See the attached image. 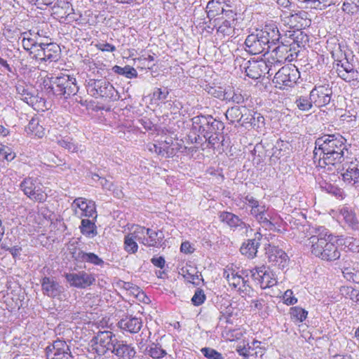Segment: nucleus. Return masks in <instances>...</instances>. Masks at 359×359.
I'll return each instance as SVG.
<instances>
[{"instance_id": "obj_1", "label": "nucleus", "mask_w": 359, "mask_h": 359, "mask_svg": "<svg viewBox=\"0 0 359 359\" xmlns=\"http://www.w3.org/2000/svg\"><path fill=\"white\" fill-rule=\"evenodd\" d=\"M346 140L340 134L324 135L316 139L313 150L314 162L321 168L328 166L327 170H332V166L344 161L346 148Z\"/></svg>"}, {"instance_id": "obj_2", "label": "nucleus", "mask_w": 359, "mask_h": 359, "mask_svg": "<svg viewBox=\"0 0 359 359\" xmlns=\"http://www.w3.org/2000/svg\"><path fill=\"white\" fill-rule=\"evenodd\" d=\"M334 236L324 226L313 229L312 235L307 240L310 251L315 257L327 262L339 259L341 252L335 243Z\"/></svg>"}, {"instance_id": "obj_3", "label": "nucleus", "mask_w": 359, "mask_h": 359, "mask_svg": "<svg viewBox=\"0 0 359 359\" xmlns=\"http://www.w3.org/2000/svg\"><path fill=\"white\" fill-rule=\"evenodd\" d=\"M192 130L198 133L195 137V143H200L203 138L216 133H222L224 129L223 122L214 118L212 116L198 115L191 118Z\"/></svg>"}, {"instance_id": "obj_4", "label": "nucleus", "mask_w": 359, "mask_h": 359, "mask_svg": "<svg viewBox=\"0 0 359 359\" xmlns=\"http://www.w3.org/2000/svg\"><path fill=\"white\" fill-rule=\"evenodd\" d=\"M86 87L88 93L95 98L101 97L109 101H116L121 97L113 85L104 78H88L86 80Z\"/></svg>"}, {"instance_id": "obj_5", "label": "nucleus", "mask_w": 359, "mask_h": 359, "mask_svg": "<svg viewBox=\"0 0 359 359\" xmlns=\"http://www.w3.org/2000/svg\"><path fill=\"white\" fill-rule=\"evenodd\" d=\"M48 88L54 95L64 99H67L71 95H76L79 90L75 77L65 74L52 77Z\"/></svg>"}, {"instance_id": "obj_6", "label": "nucleus", "mask_w": 359, "mask_h": 359, "mask_svg": "<svg viewBox=\"0 0 359 359\" xmlns=\"http://www.w3.org/2000/svg\"><path fill=\"white\" fill-rule=\"evenodd\" d=\"M20 189L23 194L31 201L38 203H44L48 195L46 188L41 180L36 177H27L20 182Z\"/></svg>"}, {"instance_id": "obj_7", "label": "nucleus", "mask_w": 359, "mask_h": 359, "mask_svg": "<svg viewBox=\"0 0 359 359\" xmlns=\"http://www.w3.org/2000/svg\"><path fill=\"white\" fill-rule=\"evenodd\" d=\"M118 339L111 331H100L90 341L92 349L99 356L112 353Z\"/></svg>"}, {"instance_id": "obj_8", "label": "nucleus", "mask_w": 359, "mask_h": 359, "mask_svg": "<svg viewBox=\"0 0 359 359\" xmlns=\"http://www.w3.org/2000/svg\"><path fill=\"white\" fill-rule=\"evenodd\" d=\"M341 56H344L343 59L334 60L337 67V73L338 76L346 82L358 80L359 72L355 69L352 63L354 55L351 53L349 54L344 53H341Z\"/></svg>"}, {"instance_id": "obj_9", "label": "nucleus", "mask_w": 359, "mask_h": 359, "mask_svg": "<svg viewBox=\"0 0 359 359\" xmlns=\"http://www.w3.org/2000/svg\"><path fill=\"white\" fill-rule=\"evenodd\" d=\"M300 76L299 72L295 66H284L275 74L273 79L275 86L280 89L292 87Z\"/></svg>"}, {"instance_id": "obj_10", "label": "nucleus", "mask_w": 359, "mask_h": 359, "mask_svg": "<svg viewBox=\"0 0 359 359\" xmlns=\"http://www.w3.org/2000/svg\"><path fill=\"white\" fill-rule=\"evenodd\" d=\"M61 50L55 43L40 42L39 48L34 50V57L41 62H57L60 58Z\"/></svg>"}, {"instance_id": "obj_11", "label": "nucleus", "mask_w": 359, "mask_h": 359, "mask_svg": "<svg viewBox=\"0 0 359 359\" xmlns=\"http://www.w3.org/2000/svg\"><path fill=\"white\" fill-rule=\"evenodd\" d=\"M46 359H74L70 346L62 339H56L46 348Z\"/></svg>"}, {"instance_id": "obj_12", "label": "nucleus", "mask_w": 359, "mask_h": 359, "mask_svg": "<svg viewBox=\"0 0 359 359\" xmlns=\"http://www.w3.org/2000/svg\"><path fill=\"white\" fill-rule=\"evenodd\" d=\"M265 39H263L259 33V29L255 32L249 34L245 40V50L252 55H258L267 53L271 50V47L265 43Z\"/></svg>"}, {"instance_id": "obj_13", "label": "nucleus", "mask_w": 359, "mask_h": 359, "mask_svg": "<svg viewBox=\"0 0 359 359\" xmlns=\"http://www.w3.org/2000/svg\"><path fill=\"white\" fill-rule=\"evenodd\" d=\"M251 276L263 289L271 287L278 283L276 273L264 265L251 270Z\"/></svg>"}, {"instance_id": "obj_14", "label": "nucleus", "mask_w": 359, "mask_h": 359, "mask_svg": "<svg viewBox=\"0 0 359 359\" xmlns=\"http://www.w3.org/2000/svg\"><path fill=\"white\" fill-rule=\"evenodd\" d=\"M311 100L315 107L320 108L327 105L331 100L332 90L329 84L316 86L310 92Z\"/></svg>"}, {"instance_id": "obj_15", "label": "nucleus", "mask_w": 359, "mask_h": 359, "mask_svg": "<svg viewBox=\"0 0 359 359\" xmlns=\"http://www.w3.org/2000/svg\"><path fill=\"white\" fill-rule=\"evenodd\" d=\"M65 277L72 287L84 289L95 282L94 274L88 273L85 271L78 273H66Z\"/></svg>"}, {"instance_id": "obj_16", "label": "nucleus", "mask_w": 359, "mask_h": 359, "mask_svg": "<svg viewBox=\"0 0 359 359\" xmlns=\"http://www.w3.org/2000/svg\"><path fill=\"white\" fill-rule=\"evenodd\" d=\"M342 180L347 184L359 182V158H348L343 164Z\"/></svg>"}, {"instance_id": "obj_17", "label": "nucleus", "mask_w": 359, "mask_h": 359, "mask_svg": "<svg viewBox=\"0 0 359 359\" xmlns=\"http://www.w3.org/2000/svg\"><path fill=\"white\" fill-rule=\"evenodd\" d=\"M266 253L269 262L271 263L272 265L276 266L281 269H285L287 266L289 257L285 251L278 247L269 245Z\"/></svg>"}, {"instance_id": "obj_18", "label": "nucleus", "mask_w": 359, "mask_h": 359, "mask_svg": "<svg viewBox=\"0 0 359 359\" xmlns=\"http://www.w3.org/2000/svg\"><path fill=\"white\" fill-rule=\"evenodd\" d=\"M41 284L43 293L49 297H58L64 292L63 286L54 277H43Z\"/></svg>"}, {"instance_id": "obj_19", "label": "nucleus", "mask_w": 359, "mask_h": 359, "mask_svg": "<svg viewBox=\"0 0 359 359\" xmlns=\"http://www.w3.org/2000/svg\"><path fill=\"white\" fill-rule=\"evenodd\" d=\"M72 258L76 262L89 263L95 266H103L104 262L93 252H85L81 249L74 247L70 249Z\"/></svg>"}, {"instance_id": "obj_20", "label": "nucleus", "mask_w": 359, "mask_h": 359, "mask_svg": "<svg viewBox=\"0 0 359 359\" xmlns=\"http://www.w3.org/2000/svg\"><path fill=\"white\" fill-rule=\"evenodd\" d=\"M262 239V234L260 232L255 233L253 238L248 239L243 243L240 248L241 254L248 259H253L257 257V250L260 246Z\"/></svg>"}, {"instance_id": "obj_21", "label": "nucleus", "mask_w": 359, "mask_h": 359, "mask_svg": "<svg viewBox=\"0 0 359 359\" xmlns=\"http://www.w3.org/2000/svg\"><path fill=\"white\" fill-rule=\"evenodd\" d=\"M219 218L222 222L226 223L233 231L245 229L247 232L250 229L249 224L245 223L238 216L232 212H221Z\"/></svg>"}, {"instance_id": "obj_22", "label": "nucleus", "mask_w": 359, "mask_h": 359, "mask_svg": "<svg viewBox=\"0 0 359 359\" xmlns=\"http://www.w3.org/2000/svg\"><path fill=\"white\" fill-rule=\"evenodd\" d=\"M223 277L227 280L231 287L238 290L245 291L249 287L248 285V280L233 269L224 270Z\"/></svg>"}, {"instance_id": "obj_23", "label": "nucleus", "mask_w": 359, "mask_h": 359, "mask_svg": "<svg viewBox=\"0 0 359 359\" xmlns=\"http://www.w3.org/2000/svg\"><path fill=\"white\" fill-rule=\"evenodd\" d=\"M259 33L263 39H265V43L273 50L274 49L273 46H276L280 39V34L278 27L274 25H266L263 29H259Z\"/></svg>"}, {"instance_id": "obj_24", "label": "nucleus", "mask_w": 359, "mask_h": 359, "mask_svg": "<svg viewBox=\"0 0 359 359\" xmlns=\"http://www.w3.org/2000/svg\"><path fill=\"white\" fill-rule=\"evenodd\" d=\"M245 66V72L246 75L253 79H257L260 78L264 71L267 70V74H269L271 69H269L268 65L265 62H257V61H247Z\"/></svg>"}, {"instance_id": "obj_25", "label": "nucleus", "mask_w": 359, "mask_h": 359, "mask_svg": "<svg viewBox=\"0 0 359 359\" xmlns=\"http://www.w3.org/2000/svg\"><path fill=\"white\" fill-rule=\"evenodd\" d=\"M283 145V141L278 140H277L275 145L271 149V152H269V151H266V153L264 155H261V150L264 149V147L262 143L257 144L255 146V148L253 151H252L253 155H257V153H258L257 156L260 158V160H263V157L265 156H269L271 161H276L278 160L282 156V149L281 147Z\"/></svg>"}, {"instance_id": "obj_26", "label": "nucleus", "mask_w": 359, "mask_h": 359, "mask_svg": "<svg viewBox=\"0 0 359 359\" xmlns=\"http://www.w3.org/2000/svg\"><path fill=\"white\" fill-rule=\"evenodd\" d=\"M118 327L129 333H137L142 326V321L141 318L133 316H126L118 323Z\"/></svg>"}, {"instance_id": "obj_27", "label": "nucleus", "mask_w": 359, "mask_h": 359, "mask_svg": "<svg viewBox=\"0 0 359 359\" xmlns=\"http://www.w3.org/2000/svg\"><path fill=\"white\" fill-rule=\"evenodd\" d=\"M292 36H293V38H292L293 42H292V43L290 44V47H288V46L285 44L283 42H281V45L275 46L273 51H275L276 53H278V52L283 53L284 51L288 52V51H292V50H294V51H295V46H297V48H299L302 46H304L303 41H306L308 40L307 35L304 34L302 32H298V33L297 34L296 36H295V34H292ZM294 53L297 56V52H294Z\"/></svg>"}, {"instance_id": "obj_28", "label": "nucleus", "mask_w": 359, "mask_h": 359, "mask_svg": "<svg viewBox=\"0 0 359 359\" xmlns=\"http://www.w3.org/2000/svg\"><path fill=\"white\" fill-rule=\"evenodd\" d=\"M72 206L79 208L81 213L79 216L81 217H93L96 213L94 202L91 201L88 202L83 198H76L72 203Z\"/></svg>"}, {"instance_id": "obj_29", "label": "nucleus", "mask_w": 359, "mask_h": 359, "mask_svg": "<svg viewBox=\"0 0 359 359\" xmlns=\"http://www.w3.org/2000/svg\"><path fill=\"white\" fill-rule=\"evenodd\" d=\"M120 359H133L136 354L135 348L123 341H117L112 353Z\"/></svg>"}, {"instance_id": "obj_30", "label": "nucleus", "mask_w": 359, "mask_h": 359, "mask_svg": "<svg viewBox=\"0 0 359 359\" xmlns=\"http://www.w3.org/2000/svg\"><path fill=\"white\" fill-rule=\"evenodd\" d=\"M308 13L304 11H300L294 13H290L287 18V24L290 27H296L297 29H302L304 27L309 26L310 20L308 19Z\"/></svg>"}, {"instance_id": "obj_31", "label": "nucleus", "mask_w": 359, "mask_h": 359, "mask_svg": "<svg viewBox=\"0 0 359 359\" xmlns=\"http://www.w3.org/2000/svg\"><path fill=\"white\" fill-rule=\"evenodd\" d=\"M249 110L245 107L235 106L229 108L225 113V116L230 123L243 122V119L246 117Z\"/></svg>"}, {"instance_id": "obj_32", "label": "nucleus", "mask_w": 359, "mask_h": 359, "mask_svg": "<svg viewBox=\"0 0 359 359\" xmlns=\"http://www.w3.org/2000/svg\"><path fill=\"white\" fill-rule=\"evenodd\" d=\"M340 215L343 217L345 224L353 230L359 229V222L353 210L347 206L340 209Z\"/></svg>"}, {"instance_id": "obj_33", "label": "nucleus", "mask_w": 359, "mask_h": 359, "mask_svg": "<svg viewBox=\"0 0 359 359\" xmlns=\"http://www.w3.org/2000/svg\"><path fill=\"white\" fill-rule=\"evenodd\" d=\"M147 236L144 245L148 247H158L164 238V233L162 231H154L151 229H147Z\"/></svg>"}, {"instance_id": "obj_34", "label": "nucleus", "mask_w": 359, "mask_h": 359, "mask_svg": "<svg viewBox=\"0 0 359 359\" xmlns=\"http://www.w3.org/2000/svg\"><path fill=\"white\" fill-rule=\"evenodd\" d=\"M222 12H225L226 16L229 17V18H232L231 20H225L222 22V23L218 27L217 31L218 33L222 34L224 36H230L233 32V23L235 20L234 14L232 11H224L222 9Z\"/></svg>"}, {"instance_id": "obj_35", "label": "nucleus", "mask_w": 359, "mask_h": 359, "mask_svg": "<svg viewBox=\"0 0 359 359\" xmlns=\"http://www.w3.org/2000/svg\"><path fill=\"white\" fill-rule=\"evenodd\" d=\"M27 134L29 136L42 138L45 135V128L39 123L38 118H32L25 128Z\"/></svg>"}, {"instance_id": "obj_36", "label": "nucleus", "mask_w": 359, "mask_h": 359, "mask_svg": "<svg viewBox=\"0 0 359 359\" xmlns=\"http://www.w3.org/2000/svg\"><path fill=\"white\" fill-rule=\"evenodd\" d=\"M16 92L20 99L30 106H34L38 102V97L34 95L32 90L25 88L23 85L16 86Z\"/></svg>"}, {"instance_id": "obj_37", "label": "nucleus", "mask_w": 359, "mask_h": 359, "mask_svg": "<svg viewBox=\"0 0 359 359\" xmlns=\"http://www.w3.org/2000/svg\"><path fill=\"white\" fill-rule=\"evenodd\" d=\"M248 113V114L241 123L242 126H243L245 123H250L252 128L256 129L262 128L264 126L265 119L261 114L257 112H253V114H250V111Z\"/></svg>"}, {"instance_id": "obj_38", "label": "nucleus", "mask_w": 359, "mask_h": 359, "mask_svg": "<svg viewBox=\"0 0 359 359\" xmlns=\"http://www.w3.org/2000/svg\"><path fill=\"white\" fill-rule=\"evenodd\" d=\"M79 228L82 234L88 238H93L97 234L96 225L88 219H83Z\"/></svg>"}, {"instance_id": "obj_39", "label": "nucleus", "mask_w": 359, "mask_h": 359, "mask_svg": "<svg viewBox=\"0 0 359 359\" xmlns=\"http://www.w3.org/2000/svg\"><path fill=\"white\" fill-rule=\"evenodd\" d=\"M145 354L154 359H161L167 355V352L159 344L152 343L147 346Z\"/></svg>"}, {"instance_id": "obj_40", "label": "nucleus", "mask_w": 359, "mask_h": 359, "mask_svg": "<svg viewBox=\"0 0 359 359\" xmlns=\"http://www.w3.org/2000/svg\"><path fill=\"white\" fill-rule=\"evenodd\" d=\"M291 320L294 323H302L307 318L308 312L299 306H293L290 309Z\"/></svg>"}, {"instance_id": "obj_41", "label": "nucleus", "mask_w": 359, "mask_h": 359, "mask_svg": "<svg viewBox=\"0 0 359 359\" xmlns=\"http://www.w3.org/2000/svg\"><path fill=\"white\" fill-rule=\"evenodd\" d=\"M55 13L58 15L61 19H64V20L67 22L79 21L81 17V15H77L74 12L73 8L72 11L67 10V8L62 9L60 8V9L55 11Z\"/></svg>"}, {"instance_id": "obj_42", "label": "nucleus", "mask_w": 359, "mask_h": 359, "mask_svg": "<svg viewBox=\"0 0 359 359\" xmlns=\"http://www.w3.org/2000/svg\"><path fill=\"white\" fill-rule=\"evenodd\" d=\"M112 70L114 73L125 76L128 79L136 78L137 76L136 69L130 65H126L124 67L115 65L112 67Z\"/></svg>"}, {"instance_id": "obj_43", "label": "nucleus", "mask_w": 359, "mask_h": 359, "mask_svg": "<svg viewBox=\"0 0 359 359\" xmlns=\"http://www.w3.org/2000/svg\"><path fill=\"white\" fill-rule=\"evenodd\" d=\"M294 103L299 110L304 111H309L314 105L313 101L311 100L310 93L309 97L303 95L297 96Z\"/></svg>"}, {"instance_id": "obj_44", "label": "nucleus", "mask_w": 359, "mask_h": 359, "mask_svg": "<svg viewBox=\"0 0 359 359\" xmlns=\"http://www.w3.org/2000/svg\"><path fill=\"white\" fill-rule=\"evenodd\" d=\"M269 215L268 214V211H265L264 212L258 215L254 218L262 225L263 228H265L268 230H272L276 228L275 225L271 222L269 218Z\"/></svg>"}, {"instance_id": "obj_45", "label": "nucleus", "mask_w": 359, "mask_h": 359, "mask_svg": "<svg viewBox=\"0 0 359 359\" xmlns=\"http://www.w3.org/2000/svg\"><path fill=\"white\" fill-rule=\"evenodd\" d=\"M25 32L22 33V35H24V36L22 39V45L23 48L27 52H29V55H32L34 53V51H32V50L34 48H39L40 42H37L32 38L25 37Z\"/></svg>"}, {"instance_id": "obj_46", "label": "nucleus", "mask_w": 359, "mask_h": 359, "mask_svg": "<svg viewBox=\"0 0 359 359\" xmlns=\"http://www.w3.org/2000/svg\"><path fill=\"white\" fill-rule=\"evenodd\" d=\"M124 249L130 254H134L138 250L136 241L129 233L124 238Z\"/></svg>"}, {"instance_id": "obj_47", "label": "nucleus", "mask_w": 359, "mask_h": 359, "mask_svg": "<svg viewBox=\"0 0 359 359\" xmlns=\"http://www.w3.org/2000/svg\"><path fill=\"white\" fill-rule=\"evenodd\" d=\"M57 144L69 151L76 152L78 151V145L70 137L60 138L57 140Z\"/></svg>"}, {"instance_id": "obj_48", "label": "nucleus", "mask_w": 359, "mask_h": 359, "mask_svg": "<svg viewBox=\"0 0 359 359\" xmlns=\"http://www.w3.org/2000/svg\"><path fill=\"white\" fill-rule=\"evenodd\" d=\"M136 241L144 245L146 241L147 229L144 226H137L133 232L129 233Z\"/></svg>"}, {"instance_id": "obj_49", "label": "nucleus", "mask_w": 359, "mask_h": 359, "mask_svg": "<svg viewBox=\"0 0 359 359\" xmlns=\"http://www.w3.org/2000/svg\"><path fill=\"white\" fill-rule=\"evenodd\" d=\"M201 351L208 359H224V355L221 353L212 348L204 347L201 349Z\"/></svg>"}, {"instance_id": "obj_50", "label": "nucleus", "mask_w": 359, "mask_h": 359, "mask_svg": "<svg viewBox=\"0 0 359 359\" xmlns=\"http://www.w3.org/2000/svg\"><path fill=\"white\" fill-rule=\"evenodd\" d=\"M119 285L129 291L132 294H133L135 297H138L140 294H144V293L140 290V287L137 285H134L133 283L130 282H125V281H121L119 283Z\"/></svg>"}, {"instance_id": "obj_51", "label": "nucleus", "mask_w": 359, "mask_h": 359, "mask_svg": "<svg viewBox=\"0 0 359 359\" xmlns=\"http://www.w3.org/2000/svg\"><path fill=\"white\" fill-rule=\"evenodd\" d=\"M341 294L345 296L346 298L350 299L351 301L355 302L358 297L359 291L353 288L352 287H342L341 288Z\"/></svg>"}, {"instance_id": "obj_52", "label": "nucleus", "mask_w": 359, "mask_h": 359, "mask_svg": "<svg viewBox=\"0 0 359 359\" xmlns=\"http://www.w3.org/2000/svg\"><path fill=\"white\" fill-rule=\"evenodd\" d=\"M206 296L202 289L197 288L191 298V302L194 306L201 305L205 300Z\"/></svg>"}, {"instance_id": "obj_53", "label": "nucleus", "mask_w": 359, "mask_h": 359, "mask_svg": "<svg viewBox=\"0 0 359 359\" xmlns=\"http://www.w3.org/2000/svg\"><path fill=\"white\" fill-rule=\"evenodd\" d=\"M219 0H211L206 6V12L208 18H213L216 15V8L219 9Z\"/></svg>"}, {"instance_id": "obj_54", "label": "nucleus", "mask_w": 359, "mask_h": 359, "mask_svg": "<svg viewBox=\"0 0 359 359\" xmlns=\"http://www.w3.org/2000/svg\"><path fill=\"white\" fill-rule=\"evenodd\" d=\"M196 267L191 265H187L180 269L179 273L183 276V277L189 282L191 278L194 277V273L196 272Z\"/></svg>"}, {"instance_id": "obj_55", "label": "nucleus", "mask_w": 359, "mask_h": 359, "mask_svg": "<svg viewBox=\"0 0 359 359\" xmlns=\"http://www.w3.org/2000/svg\"><path fill=\"white\" fill-rule=\"evenodd\" d=\"M92 178L94 180H96L95 178H97V180L100 181V185L104 189L111 191L114 187V184H113L112 181L107 180L104 177H102L98 174H96V173L93 174Z\"/></svg>"}, {"instance_id": "obj_56", "label": "nucleus", "mask_w": 359, "mask_h": 359, "mask_svg": "<svg viewBox=\"0 0 359 359\" xmlns=\"http://www.w3.org/2000/svg\"><path fill=\"white\" fill-rule=\"evenodd\" d=\"M168 94L169 92L166 88L163 89L156 88L153 93V96L154 99L164 102L166 100Z\"/></svg>"}, {"instance_id": "obj_57", "label": "nucleus", "mask_w": 359, "mask_h": 359, "mask_svg": "<svg viewBox=\"0 0 359 359\" xmlns=\"http://www.w3.org/2000/svg\"><path fill=\"white\" fill-rule=\"evenodd\" d=\"M222 133H216L215 135H210V136L205 137V142H208V147L214 148L215 145L220 141V137L223 138Z\"/></svg>"}, {"instance_id": "obj_58", "label": "nucleus", "mask_w": 359, "mask_h": 359, "mask_svg": "<svg viewBox=\"0 0 359 359\" xmlns=\"http://www.w3.org/2000/svg\"><path fill=\"white\" fill-rule=\"evenodd\" d=\"M284 303L287 305H294L297 302V299L293 296V292L291 290H287L283 294Z\"/></svg>"}, {"instance_id": "obj_59", "label": "nucleus", "mask_w": 359, "mask_h": 359, "mask_svg": "<svg viewBox=\"0 0 359 359\" xmlns=\"http://www.w3.org/2000/svg\"><path fill=\"white\" fill-rule=\"evenodd\" d=\"M265 211H268V208L266 207L265 205L259 203L257 205H256V208H254L252 209H250V214L253 217L257 216L258 215H260Z\"/></svg>"}, {"instance_id": "obj_60", "label": "nucleus", "mask_w": 359, "mask_h": 359, "mask_svg": "<svg viewBox=\"0 0 359 359\" xmlns=\"http://www.w3.org/2000/svg\"><path fill=\"white\" fill-rule=\"evenodd\" d=\"M244 200L247 203L248 205L250 208V209H252L254 208H256V205L259 204L257 198H255L252 195L250 194H248L244 196Z\"/></svg>"}, {"instance_id": "obj_61", "label": "nucleus", "mask_w": 359, "mask_h": 359, "mask_svg": "<svg viewBox=\"0 0 359 359\" xmlns=\"http://www.w3.org/2000/svg\"><path fill=\"white\" fill-rule=\"evenodd\" d=\"M135 62H137L138 65L141 67V68H148L151 69L153 65H149L147 60L146 59V55H142L138 58L135 59Z\"/></svg>"}, {"instance_id": "obj_62", "label": "nucleus", "mask_w": 359, "mask_h": 359, "mask_svg": "<svg viewBox=\"0 0 359 359\" xmlns=\"http://www.w3.org/2000/svg\"><path fill=\"white\" fill-rule=\"evenodd\" d=\"M98 48L102 51L106 52H114L116 49L114 45L109 43H100L98 45Z\"/></svg>"}, {"instance_id": "obj_63", "label": "nucleus", "mask_w": 359, "mask_h": 359, "mask_svg": "<svg viewBox=\"0 0 359 359\" xmlns=\"http://www.w3.org/2000/svg\"><path fill=\"white\" fill-rule=\"evenodd\" d=\"M151 262L156 267L163 269L165 266V259L163 257H153Z\"/></svg>"}, {"instance_id": "obj_64", "label": "nucleus", "mask_w": 359, "mask_h": 359, "mask_svg": "<svg viewBox=\"0 0 359 359\" xmlns=\"http://www.w3.org/2000/svg\"><path fill=\"white\" fill-rule=\"evenodd\" d=\"M201 281H203L202 275L196 269V272L194 273V277L191 278L189 282L195 285H199Z\"/></svg>"}]
</instances>
